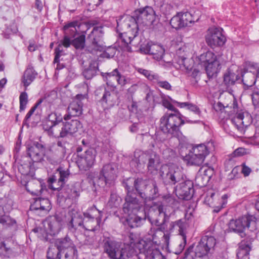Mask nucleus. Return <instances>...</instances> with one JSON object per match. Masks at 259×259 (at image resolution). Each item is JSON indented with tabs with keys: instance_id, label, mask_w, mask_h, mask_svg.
I'll use <instances>...</instances> for the list:
<instances>
[{
	"instance_id": "41",
	"label": "nucleus",
	"mask_w": 259,
	"mask_h": 259,
	"mask_svg": "<svg viewBox=\"0 0 259 259\" xmlns=\"http://www.w3.org/2000/svg\"><path fill=\"white\" fill-rule=\"evenodd\" d=\"M102 219H85L83 229L85 230L96 232L100 230Z\"/></svg>"
},
{
	"instance_id": "45",
	"label": "nucleus",
	"mask_w": 259,
	"mask_h": 259,
	"mask_svg": "<svg viewBox=\"0 0 259 259\" xmlns=\"http://www.w3.org/2000/svg\"><path fill=\"white\" fill-rule=\"evenodd\" d=\"M149 160L147 164V169L151 172L154 170H157V165L159 163L158 155L153 151H150V155L149 156Z\"/></svg>"
},
{
	"instance_id": "33",
	"label": "nucleus",
	"mask_w": 259,
	"mask_h": 259,
	"mask_svg": "<svg viewBox=\"0 0 259 259\" xmlns=\"http://www.w3.org/2000/svg\"><path fill=\"white\" fill-rule=\"evenodd\" d=\"M107 191H109L110 197L107 202V206L111 209H117L120 207L122 199L117 193L115 186L113 188H108Z\"/></svg>"
},
{
	"instance_id": "11",
	"label": "nucleus",
	"mask_w": 259,
	"mask_h": 259,
	"mask_svg": "<svg viewBox=\"0 0 259 259\" xmlns=\"http://www.w3.org/2000/svg\"><path fill=\"white\" fill-rule=\"evenodd\" d=\"M159 175L163 184L167 186H175L186 178V175L178 166L163 164L159 170Z\"/></svg>"
},
{
	"instance_id": "2",
	"label": "nucleus",
	"mask_w": 259,
	"mask_h": 259,
	"mask_svg": "<svg viewBox=\"0 0 259 259\" xmlns=\"http://www.w3.org/2000/svg\"><path fill=\"white\" fill-rule=\"evenodd\" d=\"M126 193H134L144 201L154 200L159 195V189L156 181L140 177H130L122 182Z\"/></svg>"
},
{
	"instance_id": "59",
	"label": "nucleus",
	"mask_w": 259,
	"mask_h": 259,
	"mask_svg": "<svg viewBox=\"0 0 259 259\" xmlns=\"http://www.w3.org/2000/svg\"><path fill=\"white\" fill-rule=\"evenodd\" d=\"M28 102V97L27 93L26 92H22L19 96V111L20 112L23 111L25 109Z\"/></svg>"
},
{
	"instance_id": "1",
	"label": "nucleus",
	"mask_w": 259,
	"mask_h": 259,
	"mask_svg": "<svg viewBox=\"0 0 259 259\" xmlns=\"http://www.w3.org/2000/svg\"><path fill=\"white\" fill-rule=\"evenodd\" d=\"M147 219L151 225L159 227L158 230L164 232L165 230V224L168 217L164 211V206L161 201L145 203L143 206V212L140 217H136L132 220V227L141 226ZM130 220L128 222H130ZM128 222V220H126Z\"/></svg>"
},
{
	"instance_id": "30",
	"label": "nucleus",
	"mask_w": 259,
	"mask_h": 259,
	"mask_svg": "<svg viewBox=\"0 0 259 259\" xmlns=\"http://www.w3.org/2000/svg\"><path fill=\"white\" fill-rule=\"evenodd\" d=\"M180 13L186 27L191 26L192 24L198 22L201 16V13L199 10H191L190 11Z\"/></svg>"
},
{
	"instance_id": "37",
	"label": "nucleus",
	"mask_w": 259,
	"mask_h": 259,
	"mask_svg": "<svg viewBox=\"0 0 259 259\" xmlns=\"http://www.w3.org/2000/svg\"><path fill=\"white\" fill-rule=\"evenodd\" d=\"M16 221L12 218L10 215L5 213L0 218V234L4 230L11 228L12 227H16Z\"/></svg>"
},
{
	"instance_id": "62",
	"label": "nucleus",
	"mask_w": 259,
	"mask_h": 259,
	"mask_svg": "<svg viewBox=\"0 0 259 259\" xmlns=\"http://www.w3.org/2000/svg\"><path fill=\"white\" fill-rule=\"evenodd\" d=\"M57 139V145L58 147H60L61 149V152L63 155H65L66 154V146L69 145V142H68L64 139L65 138H55Z\"/></svg>"
},
{
	"instance_id": "17",
	"label": "nucleus",
	"mask_w": 259,
	"mask_h": 259,
	"mask_svg": "<svg viewBox=\"0 0 259 259\" xmlns=\"http://www.w3.org/2000/svg\"><path fill=\"white\" fill-rule=\"evenodd\" d=\"M171 111L173 113L166 112L161 117L160 120V128L164 133H166L170 128H171V131L174 132L178 130V128L176 126V122L177 120L175 118H180V117H183L182 113L175 107Z\"/></svg>"
},
{
	"instance_id": "36",
	"label": "nucleus",
	"mask_w": 259,
	"mask_h": 259,
	"mask_svg": "<svg viewBox=\"0 0 259 259\" xmlns=\"http://www.w3.org/2000/svg\"><path fill=\"white\" fill-rule=\"evenodd\" d=\"M99 71V62L95 60H91L89 66L84 69L82 75L88 80L92 79Z\"/></svg>"
},
{
	"instance_id": "52",
	"label": "nucleus",
	"mask_w": 259,
	"mask_h": 259,
	"mask_svg": "<svg viewBox=\"0 0 259 259\" xmlns=\"http://www.w3.org/2000/svg\"><path fill=\"white\" fill-rule=\"evenodd\" d=\"M70 35L65 34L62 40L60 41L59 44L55 49V52H57V50H59L61 51L60 53L65 55V53L63 49V46L65 48H68L72 45V40L70 38Z\"/></svg>"
},
{
	"instance_id": "34",
	"label": "nucleus",
	"mask_w": 259,
	"mask_h": 259,
	"mask_svg": "<svg viewBox=\"0 0 259 259\" xmlns=\"http://www.w3.org/2000/svg\"><path fill=\"white\" fill-rule=\"evenodd\" d=\"M38 73L35 70L31 63H29L26 67L22 78V82L25 87H28L35 79Z\"/></svg>"
},
{
	"instance_id": "53",
	"label": "nucleus",
	"mask_w": 259,
	"mask_h": 259,
	"mask_svg": "<svg viewBox=\"0 0 259 259\" xmlns=\"http://www.w3.org/2000/svg\"><path fill=\"white\" fill-rule=\"evenodd\" d=\"M85 43V36L81 34L72 40V45L76 50H82L84 48Z\"/></svg>"
},
{
	"instance_id": "6",
	"label": "nucleus",
	"mask_w": 259,
	"mask_h": 259,
	"mask_svg": "<svg viewBox=\"0 0 259 259\" xmlns=\"http://www.w3.org/2000/svg\"><path fill=\"white\" fill-rule=\"evenodd\" d=\"M131 194L126 193L125 197V202L123 204L122 211L123 213L127 214L126 217H121L120 218V223H121L126 228H135L137 227H132L131 226L132 221L128 222H126V220H130L131 218L133 219L136 217H140L138 213L143 207V205L140 200L133 193Z\"/></svg>"
},
{
	"instance_id": "4",
	"label": "nucleus",
	"mask_w": 259,
	"mask_h": 259,
	"mask_svg": "<svg viewBox=\"0 0 259 259\" xmlns=\"http://www.w3.org/2000/svg\"><path fill=\"white\" fill-rule=\"evenodd\" d=\"M42 129L49 137L54 138H68L74 136L75 134L83 127L81 122L77 119L62 123L60 129L50 123L47 120L42 122Z\"/></svg>"
},
{
	"instance_id": "47",
	"label": "nucleus",
	"mask_w": 259,
	"mask_h": 259,
	"mask_svg": "<svg viewBox=\"0 0 259 259\" xmlns=\"http://www.w3.org/2000/svg\"><path fill=\"white\" fill-rule=\"evenodd\" d=\"M170 25L172 28L176 30H179L186 27L180 12L172 17L170 20Z\"/></svg>"
},
{
	"instance_id": "44",
	"label": "nucleus",
	"mask_w": 259,
	"mask_h": 259,
	"mask_svg": "<svg viewBox=\"0 0 259 259\" xmlns=\"http://www.w3.org/2000/svg\"><path fill=\"white\" fill-rule=\"evenodd\" d=\"M103 214V211L98 209L95 205L89 208L83 212V216L85 219H102Z\"/></svg>"
},
{
	"instance_id": "32",
	"label": "nucleus",
	"mask_w": 259,
	"mask_h": 259,
	"mask_svg": "<svg viewBox=\"0 0 259 259\" xmlns=\"http://www.w3.org/2000/svg\"><path fill=\"white\" fill-rule=\"evenodd\" d=\"M137 255L135 246L124 243L122 247H120L115 259H128L134 256H137Z\"/></svg>"
},
{
	"instance_id": "18",
	"label": "nucleus",
	"mask_w": 259,
	"mask_h": 259,
	"mask_svg": "<svg viewBox=\"0 0 259 259\" xmlns=\"http://www.w3.org/2000/svg\"><path fill=\"white\" fill-rule=\"evenodd\" d=\"M63 221L61 216L59 214H55L49 216L46 221L45 223L47 224L46 227L45 239L47 241H50L49 236L55 237L60 232Z\"/></svg>"
},
{
	"instance_id": "20",
	"label": "nucleus",
	"mask_w": 259,
	"mask_h": 259,
	"mask_svg": "<svg viewBox=\"0 0 259 259\" xmlns=\"http://www.w3.org/2000/svg\"><path fill=\"white\" fill-rule=\"evenodd\" d=\"M97 155L96 150L89 147L83 154L78 155L77 164L80 169L88 170L95 164Z\"/></svg>"
},
{
	"instance_id": "5",
	"label": "nucleus",
	"mask_w": 259,
	"mask_h": 259,
	"mask_svg": "<svg viewBox=\"0 0 259 259\" xmlns=\"http://www.w3.org/2000/svg\"><path fill=\"white\" fill-rule=\"evenodd\" d=\"M228 225V232L236 233L242 238L247 237L245 233L247 229L251 232L259 231V219L249 214L239 217L236 219H231Z\"/></svg>"
},
{
	"instance_id": "38",
	"label": "nucleus",
	"mask_w": 259,
	"mask_h": 259,
	"mask_svg": "<svg viewBox=\"0 0 259 259\" xmlns=\"http://www.w3.org/2000/svg\"><path fill=\"white\" fill-rule=\"evenodd\" d=\"M187 212L185 213V217L183 219H181L175 222H171L169 224V230L170 232H172L176 227L179 228V234L181 236L186 235L185 232L186 229V217Z\"/></svg>"
},
{
	"instance_id": "58",
	"label": "nucleus",
	"mask_w": 259,
	"mask_h": 259,
	"mask_svg": "<svg viewBox=\"0 0 259 259\" xmlns=\"http://www.w3.org/2000/svg\"><path fill=\"white\" fill-rule=\"evenodd\" d=\"M41 197H36L31 199L30 210L33 211L36 213H39V210L41 205Z\"/></svg>"
},
{
	"instance_id": "10",
	"label": "nucleus",
	"mask_w": 259,
	"mask_h": 259,
	"mask_svg": "<svg viewBox=\"0 0 259 259\" xmlns=\"http://www.w3.org/2000/svg\"><path fill=\"white\" fill-rule=\"evenodd\" d=\"M118 167L115 163L104 165L97 179L98 186L104 188L107 191L108 188H113L114 181L117 177Z\"/></svg>"
},
{
	"instance_id": "13",
	"label": "nucleus",
	"mask_w": 259,
	"mask_h": 259,
	"mask_svg": "<svg viewBox=\"0 0 259 259\" xmlns=\"http://www.w3.org/2000/svg\"><path fill=\"white\" fill-rule=\"evenodd\" d=\"M103 28L102 26L95 27L88 36L90 45L88 47L87 50L91 54L101 52L105 49Z\"/></svg>"
},
{
	"instance_id": "15",
	"label": "nucleus",
	"mask_w": 259,
	"mask_h": 259,
	"mask_svg": "<svg viewBox=\"0 0 259 259\" xmlns=\"http://www.w3.org/2000/svg\"><path fill=\"white\" fill-rule=\"evenodd\" d=\"M95 95L99 98V101L104 109H110L118 102L117 94L113 90H107L105 87L97 89Z\"/></svg>"
},
{
	"instance_id": "63",
	"label": "nucleus",
	"mask_w": 259,
	"mask_h": 259,
	"mask_svg": "<svg viewBox=\"0 0 259 259\" xmlns=\"http://www.w3.org/2000/svg\"><path fill=\"white\" fill-rule=\"evenodd\" d=\"M63 254H64V257L62 259H78V253L77 247L64 252Z\"/></svg>"
},
{
	"instance_id": "24",
	"label": "nucleus",
	"mask_w": 259,
	"mask_h": 259,
	"mask_svg": "<svg viewBox=\"0 0 259 259\" xmlns=\"http://www.w3.org/2000/svg\"><path fill=\"white\" fill-rule=\"evenodd\" d=\"M31 161L27 156H22L17 165L18 171L26 179L35 176V168Z\"/></svg>"
},
{
	"instance_id": "3",
	"label": "nucleus",
	"mask_w": 259,
	"mask_h": 259,
	"mask_svg": "<svg viewBox=\"0 0 259 259\" xmlns=\"http://www.w3.org/2000/svg\"><path fill=\"white\" fill-rule=\"evenodd\" d=\"M216 244V239L212 236L205 235L201 237L196 246L193 244L184 251L180 259L206 258L211 254Z\"/></svg>"
},
{
	"instance_id": "51",
	"label": "nucleus",
	"mask_w": 259,
	"mask_h": 259,
	"mask_svg": "<svg viewBox=\"0 0 259 259\" xmlns=\"http://www.w3.org/2000/svg\"><path fill=\"white\" fill-rule=\"evenodd\" d=\"M244 117V115L243 112H237L235 116L231 120L232 123L234 124L238 130L243 128L242 126L244 125L243 119Z\"/></svg>"
},
{
	"instance_id": "23",
	"label": "nucleus",
	"mask_w": 259,
	"mask_h": 259,
	"mask_svg": "<svg viewBox=\"0 0 259 259\" xmlns=\"http://www.w3.org/2000/svg\"><path fill=\"white\" fill-rule=\"evenodd\" d=\"M223 29L214 28L210 30L205 37L206 42L212 49L223 46L226 41L225 36L222 33Z\"/></svg>"
},
{
	"instance_id": "19",
	"label": "nucleus",
	"mask_w": 259,
	"mask_h": 259,
	"mask_svg": "<svg viewBox=\"0 0 259 259\" xmlns=\"http://www.w3.org/2000/svg\"><path fill=\"white\" fill-rule=\"evenodd\" d=\"M175 186L174 190L176 195L180 198L185 200H190L194 194V184L192 181L184 179V180L178 182Z\"/></svg>"
},
{
	"instance_id": "39",
	"label": "nucleus",
	"mask_w": 259,
	"mask_h": 259,
	"mask_svg": "<svg viewBox=\"0 0 259 259\" xmlns=\"http://www.w3.org/2000/svg\"><path fill=\"white\" fill-rule=\"evenodd\" d=\"M219 196L216 195L215 193L211 192L207 193L204 200V203L214 209H217V207L220 206Z\"/></svg>"
},
{
	"instance_id": "49",
	"label": "nucleus",
	"mask_w": 259,
	"mask_h": 259,
	"mask_svg": "<svg viewBox=\"0 0 259 259\" xmlns=\"http://www.w3.org/2000/svg\"><path fill=\"white\" fill-rule=\"evenodd\" d=\"M242 70L250 72L259 76V66L257 64L251 62H246Z\"/></svg>"
},
{
	"instance_id": "61",
	"label": "nucleus",
	"mask_w": 259,
	"mask_h": 259,
	"mask_svg": "<svg viewBox=\"0 0 259 259\" xmlns=\"http://www.w3.org/2000/svg\"><path fill=\"white\" fill-rule=\"evenodd\" d=\"M61 51L59 50H57V52H55V58L53 61L54 63L57 64L56 69L61 70L65 67V64L64 63H60V57L62 56L65 55V54L60 53Z\"/></svg>"
},
{
	"instance_id": "9",
	"label": "nucleus",
	"mask_w": 259,
	"mask_h": 259,
	"mask_svg": "<svg viewBox=\"0 0 259 259\" xmlns=\"http://www.w3.org/2000/svg\"><path fill=\"white\" fill-rule=\"evenodd\" d=\"M133 25L139 30V26H147L152 27L155 24L156 15L155 12L151 7L146 6L135 10L133 16L130 17Z\"/></svg>"
},
{
	"instance_id": "35",
	"label": "nucleus",
	"mask_w": 259,
	"mask_h": 259,
	"mask_svg": "<svg viewBox=\"0 0 259 259\" xmlns=\"http://www.w3.org/2000/svg\"><path fill=\"white\" fill-rule=\"evenodd\" d=\"M239 73L240 83H243L244 85L251 87L254 85L258 78V76L255 74L247 72L241 70Z\"/></svg>"
},
{
	"instance_id": "27",
	"label": "nucleus",
	"mask_w": 259,
	"mask_h": 259,
	"mask_svg": "<svg viewBox=\"0 0 259 259\" xmlns=\"http://www.w3.org/2000/svg\"><path fill=\"white\" fill-rule=\"evenodd\" d=\"M253 240V238L248 236L241 241L236 252V255L238 259H243L244 257L249 255Z\"/></svg>"
},
{
	"instance_id": "55",
	"label": "nucleus",
	"mask_w": 259,
	"mask_h": 259,
	"mask_svg": "<svg viewBox=\"0 0 259 259\" xmlns=\"http://www.w3.org/2000/svg\"><path fill=\"white\" fill-rule=\"evenodd\" d=\"M12 248L4 241L0 242V256L9 257L12 254Z\"/></svg>"
},
{
	"instance_id": "57",
	"label": "nucleus",
	"mask_w": 259,
	"mask_h": 259,
	"mask_svg": "<svg viewBox=\"0 0 259 259\" xmlns=\"http://www.w3.org/2000/svg\"><path fill=\"white\" fill-rule=\"evenodd\" d=\"M163 158L169 162L175 161L177 155L176 151L170 148H167L163 151Z\"/></svg>"
},
{
	"instance_id": "8",
	"label": "nucleus",
	"mask_w": 259,
	"mask_h": 259,
	"mask_svg": "<svg viewBox=\"0 0 259 259\" xmlns=\"http://www.w3.org/2000/svg\"><path fill=\"white\" fill-rule=\"evenodd\" d=\"M76 247L73 240L68 234L54 239L52 245L48 249L49 258H60L63 253Z\"/></svg>"
},
{
	"instance_id": "46",
	"label": "nucleus",
	"mask_w": 259,
	"mask_h": 259,
	"mask_svg": "<svg viewBox=\"0 0 259 259\" xmlns=\"http://www.w3.org/2000/svg\"><path fill=\"white\" fill-rule=\"evenodd\" d=\"M85 219L83 218L81 214L76 213L74 214L69 223V226L72 229H77L78 227H81L83 228L84 226Z\"/></svg>"
},
{
	"instance_id": "60",
	"label": "nucleus",
	"mask_w": 259,
	"mask_h": 259,
	"mask_svg": "<svg viewBox=\"0 0 259 259\" xmlns=\"http://www.w3.org/2000/svg\"><path fill=\"white\" fill-rule=\"evenodd\" d=\"M163 199L166 204L172 208L177 207L179 204L178 201L171 195H164Z\"/></svg>"
},
{
	"instance_id": "16",
	"label": "nucleus",
	"mask_w": 259,
	"mask_h": 259,
	"mask_svg": "<svg viewBox=\"0 0 259 259\" xmlns=\"http://www.w3.org/2000/svg\"><path fill=\"white\" fill-rule=\"evenodd\" d=\"M102 247L104 253L110 259H115L121 247V242L110 234H104L102 241Z\"/></svg>"
},
{
	"instance_id": "40",
	"label": "nucleus",
	"mask_w": 259,
	"mask_h": 259,
	"mask_svg": "<svg viewBox=\"0 0 259 259\" xmlns=\"http://www.w3.org/2000/svg\"><path fill=\"white\" fill-rule=\"evenodd\" d=\"M64 117V115L63 116L60 113L54 112L49 114L46 120L57 127V128L60 129V127L62 126V123L65 122L63 121Z\"/></svg>"
},
{
	"instance_id": "12",
	"label": "nucleus",
	"mask_w": 259,
	"mask_h": 259,
	"mask_svg": "<svg viewBox=\"0 0 259 259\" xmlns=\"http://www.w3.org/2000/svg\"><path fill=\"white\" fill-rule=\"evenodd\" d=\"M55 191H57V201L60 204L67 201L72 204L79 197L81 189L79 184L75 183L56 187Z\"/></svg>"
},
{
	"instance_id": "42",
	"label": "nucleus",
	"mask_w": 259,
	"mask_h": 259,
	"mask_svg": "<svg viewBox=\"0 0 259 259\" xmlns=\"http://www.w3.org/2000/svg\"><path fill=\"white\" fill-rule=\"evenodd\" d=\"M77 26L78 28L80 27V23L77 20H74L66 23L62 29L65 34L74 37L77 33Z\"/></svg>"
},
{
	"instance_id": "64",
	"label": "nucleus",
	"mask_w": 259,
	"mask_h": 259,
	"mask_svg": "<svg viewBox=\"0 0 259 259\" xmlns=\"http://www.w3.org/2000/svg\"><path fill=\"white\" fill-rule=\"evenodd\" d=\"M252 104L255 108L259 107V90L257 89L252 91L250 95Z\"/></svg>"
},
{
	"instance_id": "26",
	"label": "nucleus",
	"mask_w": 259,
	"mask_h": 259,
	"mask_svg": "<svg viewBox=\"0 0 259 259\" xmlns=\"http://www.w3.org/2000/svg\"><path fill=\"white\" fill-rule=\"evenodd\" d=\"M236 83H240V77L238 71L234 72L228 70L223 75V83L227 90H231Z\"/></svg>"
},
{
	"instance_id": "56",
	"label": "nucleus",
	"mask_w": 259,
	"mask_h": 259,
	"mask_svg": "<svg viewBox=\"0 0 259 259\" xmlns=\"http://www.w3.org/2000/svg\"><path fill=\"white\" fill-rule=\"evenodd\" d=\"M116 51L117 50L115 47L112 46L106 47L105 46V49L101 52L102 53L100 55V57L107 59L113 58L115 55Z\"/></svg>"
},
{
	"instance_id": "28",
	"label": "nucleus",
	"mask_w": 259,
	"mask_h": 259,
	"mask_svg": "<svg viewBox=\"0 0 259 259\" xmlns=\"http://www.w3.org/2000/svg\"><path fill=\"white\" fill-rule=\"evenodd\" d=\"M175 119L177 120V122H176V126L178 128V130H177L176 132H174L171 131V128H170L166 134L171 135L172 137H176L177 138H179L182 135V133L181 131V127L185 123L195 124L202 122L200 120H192L189 119L184 115H183V117H180V118L176 117Z\"/></svg>"
},
{
	"instance_id": "31",
	"label": "nucleus",
	"mask_w": 259,
	"mask_h": 259,
	"mask_svg": "<svg viewBox=\"0 0 259 259\" xmlns=\"http://www.w3.org/2000/svg\"><path fill=\"white\" fill-rule=\"evenodd\" d=\"M180 154L182 159L187 162L188 165L200 166L203 163L205 159L202 155L199 156L194 153L192 150H189L188 153H186L185 155L182 154V152Z\"/></svg>"
},
{
	"instance_id": "54",
	"label": "nucleus",
	"mask_w": 259,
	"mask_h": 259,
	"mask_svg": "<svg viewBox=\"0 0 259 259\" xmlns=\"http://www.w3.org/2000/svg\"><path fill=\"white\" fill-rule=\"evenodd\" d=\"M41 205L38 215H43L46 214L51 208L50 200L47 198L41 197Z\"/></svg>"
},
{
	"instance_id": "14",
	"label": "nucleus",
	"mask_w": 259,
	"mask_h": 259,
	"mask_svg": "<svg viewBox=\"0 0 259 259\" xmlns=\"http://www.w3.org/2000/svg\"><path fill=\"white\" fill-rule=\"evenodd\" d=\"M71 175L68 168H65L62 166H59L52 173L48 175L47 183L49 189L55 191L56 187L53 186V184L57 183L58 187L65 186L68 181Z\"/></svg>"
},
{
	"instance_id": "21",
	"label": "nucleus",
	"mask_w": 259,
	"mask_h": 259,
	"mask_svg": "<svg viewBox=\"0 0 259 259\" xmlns=\"http://www.w3.org/2000/svg\"><path fill=\"white\" fill-rule=\"evenodd\" d=\"M46 148L45 145L38 142H34L27 146V154L33 163L40 162L44 160Z\"/></svg>"
},
{
	"instance_id": "22",
	"label": "nucleus",
	"mask_w": 259,
	"mask_h": 259,
	"mask_svg": "<svg viewBox=\"0 0 259 259\" xmlns=\"http://www.w3.org/2000/svg\"><path fill=\"white\" fill-rule=\"evenodd\" d=\"M85 99V95L77 94L75 99L68 106L67 114L64 115V119L69 121L72 117H78L82 114L83 103L82 100Z\"/></svg>"
},
{
	"instance_id": "7",
	"label": "nucleus",
	"mask_w": 259,
	"mask_h": 259,
	"mask_svg": "<svg viewBox=\"0 0 259 259\" xmlns=\"http://www.w3.org/2000/svg\"><path fill=\"white\" fill-rule=\"evenodd\" d=\"M198 59L199 64L204 68L208 79L215 78L221 69L217 56L208 51L201 54Z\"/></svg>"
},
{
	"instance_id": "29",
	"label": "nucleus",
	"mask_w": 259,
	"mask_h": 259,
	"mask_svg": "<svg viewBox=\"0 0 259 259\" xmlns=\"http://www.w3.org/2000/svg\"><path fill=\"white\" fill-rule=\"evenodd\" d=\"M24 186L26 191L33 196H38L40 195L39 188L41 186L39 179H36L35 176L33 178L27 179L24 182Z\"/></svg>"
},
{
	"instance_id": "48",
	"label": "nucleus",
	"mask_w": 259,
	"mask_h": 259,
	"mask_svg": "<svg viewBox=\"0 0 259 259\" xmlns=\"http://www.w3.org/2000/svg\"><path fill=\"white\" fill-rule=\"evenodd\" d=\"M165 50L162 46L153 45L151 55L153 56V59L157 61H160L162 59Z\"/></svg>"
},
{
	"instance_id": "50",
	"label": "nucleus",
	"mask_w": 259,
	"mask_h": 259,
	"mask_svg": "<svg viewBox=\"0 0 259 259\" xmlns=\"http://www.w3.org/2000/svg\"><path fill=\"white\" fill-rule=\"evenodd\" d=\"M191 150L194 151V153H196L199 156L202 155L205 158L209 153V151L207 146L203 144L193 146Z\"/></svg>"
},
{
	"instance_id": "25",
	"label": "nucleus",
	"mask_w": 259,
	"mask_h": 259,
	"mask_svg": "<svg viewBox=\"0 0 259 259\" xmlns=\"http://www.w3.org/2000/svg\"><path fill=\"white\" fill-rule=\"evenodd\" d=\"M138 34V30L134 26L131 30L126 32L119 33L118 41L120 43V47L128 52H132V49L129 45L133 39Z\"/></svg>"
},
{
	"instance_id": "43",
	"label": "nucleus",
	"mask_w": 259,
	"mask_h": 259,
	"mask_svg": "<svg viewBox=\"0 0 259 259\" xmlns=\"http://www.w3.org/2000/svg\"><path fill=\"white\" fill-rule=\"evenodd\" d=\"M173 103L175 104L178 107L181 108H186L187 109L193 112L195 114L199 116L201 114V111L200 108L195 104L189 102H180L174 100Z\"/></svg>"
}]
</instances>
